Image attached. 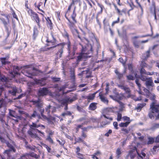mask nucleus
Listing matches in <instances>:
<instances>
[{
	"label": "nucleus",
	"instance_id": "nucleus-30",
	"mask_svg": "<svg viewBox=\"0 0 159 159\" xmlns=\"http://www.w3.org/2000/svg\"><path fill=\"white\" fill-rule=\"evenodd\" d=\"M11 151L10 150H5L3 152L4 154H6L8 159H13L14 157H12L11 154Z\"/></svg>",
	"mask_w": 159,
	"mask_h": 159
},
{
	"label": "nucleus",
	"instance_id": "nucleus-49",
	"mask_svg": "<svg viewBox=\"0 0 159 159\" xmlns=\"http://www.w3.org/2000/svg\"><path fill=\"white\" fill-rule=\"evenodd\" d=\"M77 99L76 97H74L72 98H66V100H67L68 103H71L75 101Z\"/></svg>",
	"mask_w": 159,
	"mask_h": 159
},
{
	"label": "nucleus",
	"instance_id": "nucleus-63",
	"mask_svg": "<svg viewBox=\"0 0 159 159\" xmlns=\"http://www.w3.org/2000/svg\"><path fill=\"white\" fill-rule=\"evenodd\" d=\"M126 78L127 79L129 80H134V76L130 75H126Z\"/></svg>",
	"mask_w": 159,
	"mask_h": 159
},
{
	"label": "nucleus",
	"instance_id": "nucleus-57",
	"mask_svg": "<svg viewBox=\"0 0 159 159\" xmlns=\"http://www.w3.org/2000/svg\"><path fill=\"white\" fill-rule=\"evenodd\" d=\"M140 66L141 67H143V68L144 67L147 68L149 66L144 61H142L141 62L140 64Z\"/></svg>",
	"mask_w": 159,
	"mask_h": 159
},
{
	"label": "nucleus",
	"instance_id": "nucleus-7",
	"mask_svg": "<svg viewBox=\"0 0 159 159\" xmlns=\"http://www.w3.org/2000/svg\"><path fill=\"white\" fill-rule=\"evenodd\" d=\"M135 2L137 4V7L138 8L140 9V15L142 16L144 13V8L147 6L146 0H135Z\"/></svg>",
	"mask_w": 159,
	"mask_h": 159
},
{
	"label": "nucleus",
	"instance_id": "nucleus-2",
	"mask_svg": "<svg viewBox=\"0 0 159 159\" xmlns=\"http://www.w3.org/2000/svg\"><path fill=\"white\" fill-rule=\"evenodd\" d=\"M39 121V120L37 119L35 122H33L31 124L29 125L30 129L28 131L27 133L32 138H35L37 137L36 134L33 133V130H35L38 133L42 134L43 135H44V133L43 132H42L38 129H36L39 127H41L42 129H44L45 128V127L44 125L40 124H38V122Z\"/></svg>",
	"mask_w": 159,
	"mask_h": 159
},
{
	"label": "nucleus",
	"instance_id": "nucleus-28",
	"mask_svg": "<svg viewBox=\"0 0 159 159\" xmlns=\"http://www.w3.org/2000/svg\"><path fill=\"white\" fill-rule=\"evenodd\" d=\"M46 19L47 21L46 24L47 26L50 28L51 30H52L53 28L52 23L50 18L49 17H47V18H46Z\"/></svg>",
	"mask_w": 159,
	"mask_h": 159
},
{
	"label": "nucleus",
	"instance_id": "nucleus-48",
	"mask_svg": "<svg viewBox=\"0 0 159 159\" xmlns=\"http://www.w3.org/2000/svg\"><path fill=\"white\" fill-rule=\"evenodd\" d=\"M148 140L147 143L148 144H151L154 142V139L153 138L150 137L148 138Z\"/></svg>",
	"mask_w": 159,
	"mask_h": 159
},
{
	"label": "nucleus",
	"instance_id": "nucleus-43",
	"mask_svg": "<svg viewBox=\"0 0 159 159\" xmlns=\"http://www.w3.org/2000/svg\"><path fill=\"white\" fill-rule=\"evenodd\" d=\"M36 116H38L37 112L36 111H34L33 113L29 116L30 120L33 119V118H35Z\"/></svg>",
	"mask_w": 159,
	"mask_h": 159
},
{
	"label": "nucleus",
	"instance_id": "nucleus-16",
	"mask_svg": "<svg viewBox=\"0 0 159 159\" xmlns=\"http://www.w3.org/2000/svg\"><path fill=\"white\" fill-rule=\"evenodd\" d=\"M150 109L151 110V111L153 112L158 113L159 111L158 110V107L159 105H156L155 103L154 102H152L151 104Z\"/></svg>",
	"mask_w": 159,
	"mask_h": 159
},
{
	"label": "nucleus",
	"instance_id": "nucleus-21",
	"mask_svg": "<svg viewBox=\"0 0 159 159\" xmlns=\"http://www.w3.org/2000/svg\"><path fill=\"white\" fill-rule=\"evenodd\" d=\"M70 79L73 82L75 81V70L74 69H71L70 70Z\"/></svg>",
	"mask_w": 159,
	"mask_h": 159
},
{
	"label": "nucleus",
	"instance_id": "nucleus-17",
	"mask_svg": "<svg viewBox=\"0 0 159 159\" xmlns=\"http://www.w3.org/2000/svg\"><path fill=\"white\" fill-rule=\"evenodd\" d=\"M125 19H122L120 20V17L119 16L116 20L113 21L111 24V26L112 27H114L115 25L116 24H118L120 23V24H123L125 21Z\"/></svg>",
	"mask_w": 159,
	"mask_h": 159
},
{
	"label": "nucleus",
	"instance_id": "nucleus-19",
	"mask_svg": "<svg viewBox=\"0 0 159 159\" xmlns=\"http://www.w3.org/2000/svg\"><path fill=\"white\" fill-rule=\"evenodd\" d=\"M145 84L147 87H153L154 84L153 83L152 77L148 78V79L146 81Z\"/></svg>",
	"mask_w": 159,
	"mask_h": 159
},
{
	"label": "nucleus",
	"instance_id": "nucleus-11",
	"mask_svg": "<svg viewBox=\"0 0 159 159\" xmlns=\"http://www.w3.org/2000/svg\"><path fill=\"white\" fill-rule=\"evenodd\" d=\"M20 68L16 66H13V70L9 72L10 74L11 75L12 77L14 78L16 75H20V74L19 72L20 70Z\"/></svg>",
	"mask_w": 159,
	"mask_h": 159
},
{
	"label": "nucleus",
	"instance_id": "nucleus-58",
	"mask_svg": "<svg viewBox=\"0 0 159 159\" xmlns=\"http://www.w3.org/2000/svg\"><path fill=\"white\" fill-rule=\"evenodd\" d=\"M11 10L12 11V14L13 16V18L16 19L17 20H18V19L16 16V13L14 11V10L13 9L11 8Z\"/></svg>",
	"mask_w": 159,
	"mask_h": 159
},
{
	"label": "nucleus",
	"instance_id": "nucleus-10",
	"mask_svg": "<svg viewBox=\"0 0 159 159\" xmlns=\"http://www.w3.org/2000/svg\"><path fill=\"white\" fill-rule=\"evenodd\" d=\"M98 91L99 90H98L93 93L89 94L87 96H83L82 97L83 99H87L88 102H90L94 99L95 95Z\"/></svg>",
	"mask_w": 159,
	"mask_h": 159
},
{
	"label": "nucleus",
	"instance_id": "nucleus-13",
	"mask_svg": "<svg viewBox=\"0 0 159 159\" xmlns=\"http://www.w3.org/2000/svg\"><path fill=\"white\" fill-rule=\"evenodd\" d=\"M117 86L119 88L124 90L125 91V93L128 94L127 96H126L127 98H129L131 96V93L130 90L129 88L121 84H118Z\"/></svg>",
	"mask_w": 159,
	"mask_h": 159
},
{
	"label": "nucleus",
	"instance_id": "nucleus-34",
	"mask_svg": "<svg viewBox=\"0 0 159 159\" xmlns=\"http://www.w3.org/2000/svg\"><path fill=\"white\" fill-rule=\"evenodd\" d=\"M6 17L7 18V21L5 19L3 18H0V20L2 22L4 26L6 25H8V24L9 23V20L8 16H6Z\"/></svg>",
	"mask_w": 159,
	"mask_h": 159
},
{
	"label": "nucleus",
	"instance_id": "nucleus-55",
	"mask_svg": "<svg viewBox=\"0 0 159 159\" xmlns=\"http://www.w3.org/2000/svg\"><path fill=\"white\" fill-rule=\"evenodd\" d=\"M150 50L151 48H149V49L145 52V54L146 56L145 57V59L146 60L150 57Z\"/></svg>",
	"mask_w": 159,
	"mask_h": 159
},
{
	"label": "nucleus",
	"instance_id": "nucleus-38",
	"mask_svg": "<svg viewBox=\"0 0 159 159\" xmlns=\"http://www.w3.org/2000/svg\"><path fill=\"white\" fill-rule=\"evenodd\" d=\"M62 35L64 38H66L68 39V42L69 41H69V35L65 29L64 30L63 32L62 33Z\"/></svg>",
	"mask_w": 159,
	"mask_h": 159
},
{
	"label": "nucleus",
	"instance_id": "nucleus-24",
	"mask_svg": "<svg viewBox=\"0 0 159 159\" xmlns=\"http://www.w3.org/2000/svg\"><path fill=\"white\" fill-rule=\"evenodd\" d=\"M39 33L38 28L37 26H35L34 27L33 38L34 40H35Z\"/></svg>",
	"mask_w": 159,
	"mask_h": 159
},
{
	"label": "nucleus",
	"instance_id": "nucleus-52",
	"mask_svg": "<svg viewBox=\"0 0 159 159\" xmlns=\"http://www.w3.org/2000/svg\"><path fill=\"white\" fill-rule=\"evenodd\" d=\"M83 124L82 123L81 125H77L76 126V127L75 128V132L76 133H78L79 131V129L80 128L81 129V127H83Z\"/></svg>",
	"mask_w": 159,
	"mask_h": 159
},
{
	"label": "nucleus",
	"instance_id": "nucleus-64",
	"mask_svg": "<svg viewBox=\"0 0 159 159\" xmlns=\"http://www.w3.org/2000/svg\"><path fill=\"white\" fill-rule=\"evenodd\" d=\"M46 140L48 141L50 143L54 144V142L50 136H48L46 139Z\"/></svg>",
	"mask_w": 159,
	"mask_h": 159
},
{
	"label": "nucleus",
	"instance_id": "nucleus-62",
	"mask_svg": "<svg viewBox=\"0 0 159 159\" xmlns=\"http://www.w3.org/2000/svg\"><path fill=\"white\" fill-rule=\"evenodd\" d=\"M51 106L49 105L45 108L46 111L47 112V114L48 115H50V113L51 111Z\"/></svg>",
	"mask_w": 159,
	"mask_h": 159
},
{
	"label": "nucleus",
	"instance_id": "nucleus-50",
	"mask_svg": "<svg viewBox=\"0 0 159 159\" xmlns=\"http://www.w3.org/2000/svg\"><path fill=\"white\" fill-rule=\"evenodd\" d=\"M135 82L137 85L138 86L139 89V93H140V90H141V84L139 83V80L138 79H136L135 80Z\"/></svg>",
	"mask_w": 159,
	"mask_h": 159
},
{
	"label": "nucleus",
	"instance_id": "nucleus-26",
	"mask_svg": "<svg viewBox=\"0 0 159 159\" xmlns=\"http://www.w3.org/2000/svg\"><path fill=\"white\" fill-rule=\"evenodd\" d=\"M0 81L2 82L7 83L9 81V78L2 74L0 75Z\"/></svg>",
	"mask_w": 159,
	"mask_h": 159
},
{
	"label": "nucleus",
	"instance_id": "nucleus-4",
	"mask_svg": "<svg viewBox=\"0 0 159 159\" xmlns=\"http://www.w3.org/2000/svg\"><path fill=\"white\" fill-rule=\"evenodd\" d=\"M28 15L30 16L32 20L35 22L39 28L41 27L40 22H41V20L39 17L38 14L34 11L31 9H29L27 11Z\"/></svg>",
	"mask_w": 159,
	"mask_h": 159
},
{
	"label": "nucleus",
	"instance_id": "nucleus-22",
	"mask_svg": "<svg viewBox=\"0 0 159 159\" xmlns=\"http://www.w3.org/2000/svg\"><path fill=\"white\" fill-rule=\"evenodd\" d=\"M113 112L114 111L112 108L109 107L107 108L104 110L102 115L109 116V115L110 113H113Z\"/></svg>",
	"mask_w": 159,
	"mask_h": 159
},
{
	"label": "nucleus",
	"instance_id": "nucleus-8",
	"mask_svg": "<svg viewBox=\"0 0 159 159\" xmlns=\"http://www.w3.org/2000/svg\"><path fill=\"white\" fill-rule=\"evenodd\" d=\"M52 37L53 40H50L48 38L46 40V42H47L46 45L48 46H50V47L47 48L48 50H50L51 48H55L57 46H59V45H58V44H57V40L54 37L53 35H52Z\"/></svg>",
	"mask_w": 159,
	"mask_h": 159
},
{
	"label": "nucleus",
	"instance_id": "nucleus-20",
	"mask_svg": "<svg viewBox=\"0 0 159 159\" xmlns=\"http://www.w3.org/2000/svg\"><path fill=\"white\" fill-rule=\"evenodd\" d=\"M71 2L68 6V7L72 8V7L74 8L75 7H76L75 5L78 3H79V5H80V0H70Z\"/></svg>",
	"mask_w": 159,
	"mask_h": 159
},
{
	"label": "nucleus",
	"instance_id": "nucleus-37",
	"mask_svg": "<svg viewBox=\"0 0 159 159\" xmlns=\"http://www.w3.org/2000/svg\"><path fill=\"white\" fill-rule=\"evenodd\" d=\"M130 123V121H127L125 123L121 122V123L119 124V126H120V127H126L128 126V125Z\"/></svg>",
	"mask_w": 159,
	"mask_h": 159
},
{
	"label": "nucleus",
	"instance_id": "nucleus-41",
	"mask_svg": "<svg viewBox=\"0 0 159 159\" xmlns=\"http://www.w3.org/2000/svg\"><path fill=\"white\" fill-rule=\"evenodd\" d=\"M97 4L98 6L101 8L100 11L99 12H98L97 14L98 15L101 14L102 12L103 9L104 8V7L102 4L99 3H98Z\"/></svg>",
	"mask_w": 159,
	"mask_h": 159
},
{
	"label": "nucleus",
	"instance_id": "nucleus-53",
	"mask_svg": "<svg viewBox=\"0 0 159 159\" xmlns=\"http://www.w3.org/2000/svg\"><path fill=\"white\" fill-rule=\"evenodd\" d=\"M139 78L143 81H146L148 79V78L147 76L143 75H140Z\"/></svg>",
	"mask_w": 159,
	"mask_h": 159
},
{
	"label": "nucleus",
	"instance_id": "nucleus-3",
	"mask_svg": "<svg viewBox=\"0 0 159 159\" xmlns=\"http://www.w3.org/2000/svg\"><path fill=\"white\" fill-rule=\"evenodd\" d=\"M66 45H67V50L69 55H71V51H70L71 43L70 41H69L67 43L64 42L60 43L58 44V45L59 46H61L58 48V50L57 52L56 53V59H58V58H60L62 57V54L63 52V48L64 46Z\"/></svg>",
	"mask_w": 159,
	"mask_h": 159
},
{
	"label": "nucleus",
	"instance_id": "nucleus-32",
	"mask_svg": "<svg viewBox=\"0 0 159 159\" xmlns=\"http://www.w3.org/2000/svg\"><path fill=\"white\" fill-rule=\"evenodd\" d=\"M17 89L16 87H13L11 88V89L8 91L9 93L12 95L15 96L17 92Z\"/></svg>",
	"mask_w": 159,
	"mask_h": 159
},
{
	"label": "nucleus",
	"instance_id": "nucleus-47",
	"mask_svg": "<svg viewBox=\"0 0 159 159\" xmlns=\"http://www.w3.org/2000/svg\"><path fill=\"white\" fill-rule=\"evenodd\" d=\"M92 128V127L90 126H88L87 127H81L82 131H84L85 132H87L88 131V130Z\"/></svg>",
	"mask_w": 159,
	"mask_h": 159
},
{
	"label": "nucleus",
	"instance_id": "nucleus-42",
	"mask_svg": "<svg viewBox=\"0 0 159 159\" xmlns=\"http://www.w3.org/2000/svg\"><path fill=\"white\" fill-rule=\"evenodd\" d=\"M116 153L117 158H119L120 157V155L122 153L120 148H118L117 149Z\"/></svg>",
	"mask_w": 159,
	"mask_h": 159
},
{
	"label": "nucleus",
	"instance_id": "nucleus-60",
	"mask_svg": "<svg viewBox=\"0 0 159 159\" xmlns=\"http://www.w3.org/2000/svg\"><path fill=\"white\" fill-rule=\"evenodd\" d=\"M133 44L134 46L137 48H138L139 47V45L138 41L136 40H134L133 41Z\"/></svg>",
	"mask_w": 159,
	"mask_h": 159
},
{
	"label": "nucleus",
	"instance_id": "nucleus-25",
	"mask_svg": "<svg viewBox=\"0 0 159 159\" xmlns=\"http://www.w3.org/2000/svg\"><path fill=\"white\" fill-rule=\"evenodd\" d=\"M103 24L104 29H107V27L110 26L109 20L106 17L105 18L103 19Z\"/></svg>",
	"mask_w": 159,
	"mask_h": 159
},
{
	"label": "nucleus",
	"instance_id": "nucleus-35",
	"mask_svg": "<svg viewBox=\"0 0 159 159\" xmlns=\"http://www.w3.org/2000/svg\"><path fill=\"white\" fill-rule=\"evenodd\" d=\"M114 6L115 9V10L117 11V14L119 16L122 15V12H124V13H125V11H124L123 10L122 11H120V10L117 7L115 4H114Z\"/></svg>",
	"mask_w": 159,
	"mask_h": 159
},
{
	"label": "nucleus",
	"instance_id": "nucleus-27",
	"mask_svg": "<svg viewBox=\"0 0 159 159\" xmlns=\"http://www.w3.org/2000/svg\"><path fill=\"white\" fill-rule=\"evenodd\" d=\"M97 103L96 102H92L90 104L89 107V110L91 111H94L97 108Z\"/></svg>",
	"mask_w": 159,
	"mask_h": 159
},
{
	"label": "nucleus",
	"instance_id": "nucleus-12",
	"mask_svg": "<svg viewBox=\"0 0 159 159\" xmlns=\"http://www.w3.org/2000/svg\"><path fill=\"white\" fill-rule=\"evenodd\" d=\"M48 92V90L47 88H40L38 91V95L39 96H43L47 95Z\"/></svg>",
	"mask_w": 159,
	"mask_h": 159
},
{
	"label": "nucleus",
	"instance_id": "nucleus-51",
	"mask_svg": "<svg viewBox=\"0 0 159 159\" xmlns=\"http://www.w3.org/2000/svg\"><path fill=\"white\" fill-rule=\"evenodd\" d=\"M4 117V115L2 117H0V121L1 122L2 125H4V124H5L6 125H7V124L6 123Z\"/></svg>",
	"mask_w": 159,
	"mask_h": 159
},
{
	"label": "nucleus",
	"instance_id": "nucleus-29",
	"mask_svg": "<svg viewBox=\"0 0 159 159\" xmlns=\"http://www.w3.org/2000/svg\"><path fill=\"white\" fill-rule=\"evenodd\" d=\"M115 72L117 76V79L119 80H121L123 78V74L120 72L117 69L115 70Z\"/></svg>",
	"mask_w": 159,
	"mask_h": 159
},
{
	"label": "nucleus",
	"instance_id": "nucleus-40",
	"mask_svg": "<svg viewBox=\"0 0 159 159\" xmlns=\"http://www.w3.org/2000/svg\"><path fill=\"white\" fill-rule=\"evenodd\" d=\"M32 102H33V104H36V106L38 107H39L41 106L40 105V100L39 99H38L37 100H32Z\"/></svg>",
	"mask_w": 159,
	"mask_h": 159
},
{
	"label": "nucleus",
	"instance_id": "nucleus-56",
	"mask_svg": "<svg viewBox=\"0 0 159 159\" xmlns=\"http://www.w3.org/2000/svg\"><path fill=\"white\" fill-rule=\"evenodd\" d=\"M28 158V153H25L20 156V157L18 159H27Z\"/></svg>",
	"mask_w": 159,
	"mask_h": 159
},
{
	"label": "nucleus",
	"instance_id": "nucleus-46",
	"mask_svg": "<svg viewBox=\"0 0 159 159\" xmlns=\"http://www.w3.org/2000/svg\"><path fill=\"white\" fill-rule=\"evenodd\" d=\"M136 152L138 156L142 159H143V158H144L146 156V154L143 151L141 152V154H140L138 151H136Z\"/></svg>",
	"mask_w": 159,
	"mask_h": 159
},
{
	"label": "nucleus",
	"instance_id": "nucleus-54",
	"mask_svg": "<svg viewBox=\"0 0 159 159\" xmlns=\"http://www.w3.org/2000/svg\"><path fill=\"white\" fill-rule=\"evenodd\" d=\"M41 117L39 115H38V117L39 118H41L43 120H47L48 119L47 117H46V116L44 115L43 114V113L42 112H41Z\"/></svg>",
	"mask_w": 159,
	"mask_h": 159
},
{
	"label": "nucleus",
	"instance_id": "nucleus-14",
	"mask_svg": "<svg viewBox=\"0 0 159 159\" xmlns=\"http://www.w3.org/2000/svg\"><path fill=\"white\" fill-rule=\"evenodd\" d=\"M10 57L9 55L7 56L4 57L0 58V61L2 65H5L6 64H9L11 63V62L8 61V59Z\"/></svg>",
	"mask_w": 159,
	"mask_h": 159
},
{
	"label": "nucleus",
	"instance_id": "nucleus-1",
	"mask_svg": "<svg viewBox=\"0 0 159 159\" xmlns=\"http://www.w3.org/2000/svg\"><path fill=\"white\" fill-rule=\"evenodd\" d=\"M76 7H75L72 13H70L71 8L68 7L65 15V17L68 21L67 23L68 26L72 32L74 30H75L76 32H78L77 30L75 28V24L77 22L76 19L77 14L76 12Z\"/></svg>",
	"mask_w": 159,
	"mask_h": 159
},
{
	"label": "nucleus",
	"instance_id": "nucleus-9",
	"mask_svg": "<svg viewBox=\"0 0 159 159\" xmlns=\"http://www.w3.org/2000/svg\"><path fill=\"white\" fill-rule=\"evenodd\" d=\"M91 52L92 51H90L89 53H83V51L82 50V52L79 53H77L76 54L78 55L77 57L76 62L78 63L79 62L81 61L82 60L84 59L90 57L91 56L89 55Z\"/></svg>",
	"mask_w": 159,
	"mask_h": 159
},
{
	"label": "nucleus",
	"instance_id": "nucleus-33",
	"mask_svg": "<svg viewBox=\"0 0 159 159\" xmlns=\"http://www.w3.org/2000/svg\"><path fill=\"white\" fill-rule=\"evenodd\" d=\"M146 103H139L138 104L137 107H136V109L138 111H140L142 108L146 106Z\"/></svg>",
	"mask_w": 159,
	"mask_h": 159
},
{
	"label": "nucleus",
	"instance_id": "nucleus-23",
	"mask_svg": "<svg viewBox=\"0 0 159 159\" xmlns=\"http://www.w3.org/2000/svg\"><path fill=\"white\" fill-rule=\"evenodd\" d=\"M140 75L144 74L147 75H151L154 74V72H147L144 68L141 67L140 70Z\"/></svg>",
	"mask_w": 159,
	"mask_h": 159
},
{
	"label": "nucleus",
	"instance_id": "nucleus-5",
	"mask_svg": "<svg viewBox=\"0 0 159 159\" xmlns=\"http://www.w3.org/2000/svg\"><path fill=\"white\" fill-rule=\"evenodd\" d=\"M149 10L151 15L154 16L156 22L159 20V9H156V2L154 0L151 1Z\"/></svg>",
	"mask_w": 159,
	"mask_h": 159
},
{
	"label": "nucleus",
	"instance_id": "nucleus-18",
	"mask_svg": "<svg viewBox=\"0 0 159 159\" xmlns=\"http://www.w3.org/2000/svg\"><path fill=\"white\" fill-rule=\"evenodd\" d=\"M99 98L101 101L103 103L108 104L109 101L107 98L103 94L102 92H100L99 94Z\"/></svg>",
	"mask_w": 159,
	"mask_h": 159
},
{
	"label": "nucleus",
	"instance_id": "nucleus-6",
	"mask_svg": "<svg viewBox=\"0 0 159 159\" xmlns=\"http://www.w3.org/2000/svg\"><path fill=\"white\" fill-rule=\"evenodd\" d=\"M102 116H103L105 119L101 122L100 125L99 126L98 125V128L104 127L106 125L109 124L113 120V117L110 116L102 115L101 117L102 118Z\"/></svg>",
	"mask_w": 159,
	"mask_h": 159
},
{
	"label": "nucleus",
	"instance_id": "nucleus-44",
	"mask_svg": "<svg viewBox=\"0 0 159 159\" xmlns=\"http://www.w3.org/2000/svg\"><path fill=\"white\" fill-rule=\"evenodd\" d=\"M124 94H124H120V95H118L117 96V98L118 99V100H122L124 98H127L126 96H125Z\"/></svg>",
	"mask_w": 159,
	"mask_h": 159
},
{
	"label": "nucleus",
	"instance_id": "nucleus-15",
	"mask_svg": "<svg viewBox=\"0 0 159 159\" xmlns=\"http://www.w3.org/2000/svg\"><path fill=\"white\" fill-rule=\"evenodd\" d=\"M136 151H138L136 147L135 146L129 152L128 156H129L131 159H134L136 155Z\"/></svg>",
	"mask_w": 159,
	"mask_h": 159
},
{
	"label": "nucleus",
	"instance_id": "nucleus-31",
	"mask_svg": "<svg viewBox=\"0 0 159 159\" xmlns=\"http://www.w3.org/2000/svg\"><path fill=\"white\" fill-rule=\"evenodd\" d=\"M7 147L9 148V149L7 150H10V151H12L14 152H16V150L14 146L8 142L7 143Z\"/></svg>",
	"mask_w": 159,
	"mask_h": 159
},
{
	"label": "nucleus",
	"instance_id": "nucleus-45",
	"mask_svg": "<svg viewBox=\"0 0 159 159\" xmlns=\"http://www.w3.org/2000/svg\"><path fill=\"white\" fill-rule=\"evenodd\" d=\"M91 120L93 122L98 123L100 121L101 119L100 118L92 117L91 118Z\"/></svg>",
	"mask_w": 159,
	"mask_h": 159
},
{
	"label": "nucleus",
	"instance_id": "nucleus-59",
	"mask_svg": "<svg viewBox=\"0 0 159 159\" xmlns=\"http://www.w3.org/2000/svg\"><path fill=\"white\" fill-rule=\"evenodd\" d=\"M61 141L58 139H57V141L59 143L60 145L62 146H63L64 144L65 143V141L64 139H61Z\"/></svg>",
	"mask_w": 159,
	"mask_h": 159
},
{
	"label": "nucleus",
	"instance_id": "nucleus-36",
	"mask_svg": "<svg viewBox=\"0 0 159 159\" xmlns=\"http://www.w3.org/2000/svg\"><path fill=\"white\" fill-rule=\"evenodd\" d=\"M117 101L118 102V103L120 104V108L119 109V111H123L125 107L124 103L119 100H117Z\"/></svg>",
	"mask_w": 159,
	"mask_h": 159
},
{
	"label": "nucleus",
	"instance_id": "nucleus-61",
	"mask_svg": "<svg viewBox=\"0 0 159 159\" xmlns=\"http://www.w3.org/2000/svg\"><path fill=\"white\" fill-rule=\"evenodd\" d=\"M51 79L54 82H57L60 81L61 80L60 78H57L56 77H51Z\"/></svg>",
	"mask_w": 159,
	"mask_h": 159
},
{
	"label": "nucleus",
	"instance_id": "nucleus-39",
	"mask_svg": "<svg viewBox=\"0 0 159 159\" xmlns=\"http://www.w3.org/2000/svg\"><path fill=\"white\" fill-rule=\"evenodd\" d=\"M47 79L46 77H44L42 78L40 80H35V82L36 84H39L41 86H43V85L42 84V81L43 80H46Z\"/></svg>",
	"mask_w": 159,
	"mask_h": 159
}]
</instances>
